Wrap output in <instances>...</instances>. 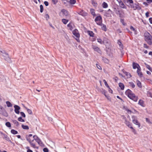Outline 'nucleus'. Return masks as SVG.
<instances>
[{"mask_svg":"<svg viewBox=\"0 0 152 152\" xmlns=\"http://www.w3.org/2000/svg\"><path fill=\"white\" fill-rule=\"evenodd\" d=\"M125 94L129 98L134 101L137 102L138 100V97L135 96L130 90L129 89L127 90L125 92Z\"/></svg>","mask_w":152,"mask_h":152,"instance_id":"f257e3e1","label":"nucleus"},{"mask_svg":"<svg viewBox=\"0 0 152 152\" xmlns=\"http://www.w3.org/2000/svg\"><path fill=\"white\" fill-rule=\"evenodd\" d=\"M33 139L32 140L30 138L27 139V140L29 142L31 146L32 147L34 148H37V149H38V147L37 146L35 143L33 142L34 140H35L36 141H37L39 138L38 137L37 135H34L33 137Z\"/></svg>","mask_w":152,"mask_h":152,"instance_id":"f03ea898","label":"nucleus"},{"mask_svg":"<svg viewBox=\"0 0 152 152\" xmlns=\"http://www.w3.org/2000/svg\"><path fill=\"white\" fill-rule=\"evenodd\" d=\"M0 55L2 56L4 58V59L8 63L11 62V58L9 56L8 54L5 52L1 51Z\"/></svg>","mask_w":152,"mask_h":152,"instance_id":"7ed1b4c3","label":"nucleus"},{"mask_svg":"<svg viewBox=\"0 0 152 152\" xmlns=\"http://www.w3.org/2000/svg\"><path fill=\"white\" fill-rule=\"evenodd\" d=\"M145 39L146 41L149 45H151L152 44V37L149 34H145Z\"/></svg>","mask_w":152,"mask_h":152,"instance_id":"20e7f679","label":"nucleus"},{"mask_svg":"<svg viewBox=\"0 0 152 152\" xmlns=\"http://www.w3.org/2000/svg\"><path fill=\"white\" fill-rule=\"evenodd\" d=\"M130 6L134 10H140L141 9V7L139 5V4L138 3H134L132 4H130Z\"/></svg>","mask_w":152,"mask_h":152,"instance_id":"39448f33","label":"nucleus"},{"mask_svg":"<svg viewBox=\"0 0 152 152\" xmlns=\"http://www.w3.org/2000/svg\"><path fill=\"white\" fill-rule=\"evenodd\" d=\"M132 118L133 123L134 124L138 126V127H140V124L137 120V117L134 116H132Z\"/></svg>","mask_w":152,"mask_h":152,"instance_id":"423d86ee","label":"nucleus"},{"mask_svg":"<svg viewBox=\"0 0 152 152\" xmlns=\"http://www.w3.org/2000/svg\"><path fill=\"white\" fill-rule=\"evenodd\" d=\"M95 21L97 24L99 25H101L102 23V18L101 16H97L95 19Z\"/></svg>","mask_w":152,"mask_h":152,"instance_id":"0eeeda50","label":"nucleus"},{"mask_svg":"<svg viewBox=\"0 0 152 152\" xmlns=\"http://www.w3.org/2000/svg\"><path fill=\"white\" fill-rule=\"evenodd\" d=\"M72 32L73 34L76 37L75 38L76 40L77 41H78L79 37H80V34L79 33L77 29H75Z\"/></svg>","mask_w":152,"mask_h":152,"instance_id":"6e6552de","label":"nucleus"},{"mask_svg":"<svg viewBox=\"0 0 152 152\" xmlns=\"http://www.w3.org/2000/svg\"><path fill=\"white\" fill-rule=\"evenodd\" d=\"M61 13H62L66 18L69 17V16L68 11L65 9H63L61 10L60 14V15Z\"/></svg>","mask_w":152,"mask_h":152,"instance_id":"1a4fd4ad","label":"nucleus"},{"mask_svg":"<svg viewBox=\"0 0 152 152\" xmlns=\"http://www.w3.org/2000/svg\"><path fill=\"white\" fill-rule=\"evenodd\" d=\"M15 108V112L17 114H19V110L20 109V107L18 106L17 105H15L14 106Z\"/></svg>","mask_w":152,"mask_h":152,"instance_id":"9d476101","label":"nucleus"},{"mask_svg":"<svg viewBox=\"0 0 152 152\" xmlns=\"http://www.w3.org/2000/svg\"><path fill=\"white\" fill-rule=\"evenodd\" d=\"M133 68L134 69L137 68V69H138V68L139 69H140V67L139 65L134 62L133 63Z\"/></svg>","mask_w":152,"mask_h":152,"instance_id":"9b49d317","label":"nucleus"},{"mask_svg":"<svg viewBox=\"0 0 152 152\" xmlns=\"http://www.w3.org/2000/svg\"><path fill=\"white\" fill-rule=\"evenodd\" d=\"M92 48L95 51H97L98 53H100L101 52L99 48L97 47L96 46H93Z\"/></svg>","mask_w":152,"mask_h":152,"instance_id":"f8f14e48","label":"nucleus"},{"mask_svg":"<svg viewBox=\"0 0 152 152\" xmlns=\"http://www.w3.org/2000/svg\"><path fill=\"white\" fill-rule=\"evenodd\" d=\"M79 14L84 16H85L87 15V13L83 10H82L80 12H79Z\"/></svg>","mask_w":152,"mask_h":152,"instance_id":"ddd939ff","label":"nucleus"},{"mask_svg":"<svg viewBox=\"0 0 152 152\" xmlns=\"http://www.w3.org/2000/svg\"><path fill=\"white\" fill-rule=\"evenodd\" d=\"M125 124L129 128H130V126H132V124H131L129 122L127 121V120L126 119V118L125 117Z\"/></svg>","mask_w":152,"mask_h":152,"instance_id":"4468645a","label":"nucleus"},{"mask_svg":"<svg viewBox=\"0 0 152 152\" xmlns=\"http://www.w3.org/2000/svg\"><path fill=\"white\" fill-rule=\"evenodd\" d=\"M120 6L122 8L124 9H126V6L123 3L122 1L119 4Z\"/></svg>","mask_w":152,"mask_h":152,"instance_id":"2eb2a0df","label":"nucleus"},{"mask_svg":"<svg viewBox=\"0 0 152 152\" xmlns=\"http://www.w3.org/2000/svg\"><path fill=\"white\" fill-rule=\"evenodd\" d=\"M99 25L101 26H102V29L104 31H106L107 30V28L106 26L104 24H101V25Z\"/></svg>","mask_w":152,"mask_h":152,"instance_id":"dca6fc26","label":"nucleus"},{"mask_svg":"<svg viewBox=\"0 0 152 152\" xmlns=\"http://www.w3.org/2000/svg\"><path fill=\"white\" fill-rule=\"evenodd\" d=\"M137 73L138 75L140 77H142V74L141 72L140 71V69H137Z\"/></svg>","mask_w":152,"mask_h":152,"instance_id":"f3484780","label":"nucleus"},{"mask_svg":"<svg viewBox=\"0 0 152 152\" xmlns=\"http://www.w3.org/2000/svg\"><path fill=\"white\" fill-rule=\"evenodd\" d=\"M138 104L142 107H144L145 105L144 103V102L142 100H140L138 102Z\"/></svg>","mask_w":152,"mask_h":152,"instance_id":"a211bd4d","label":"nucleus"},{"mask_svg":"<svg viewBox=\"0 0 152 152\" xmlns=\"http://www.w3.org/2000/svg\"><path fill=\"white\" fill-rule=\"evenodd\" d=\"M90 11L91 13L93 16H95L96 15L95 13V10L94 9H91Z\"/></svg>","mask_w":152,"mask_h":152,"instance_id":"6ab92c4d","label":"nucleus"},{"mask_svg":"<svg viewBox=\"0 0 152 152\" xmlns=\"http://www.w3.org/2000/svg\"><path fill=\"white\" fill-rule=\"evenodd\" d=\"M102 6L103 8H107L108 6L107 4L104 2L102 4Z\"/></svg>","mask_w":152,"mask_h":152,"instance_id":"aec40b11","label":"nucleus"},{"mask_svg":"<svg viewBox=\"0 0 152 152\" xmlns=\"http://www.w3.org/2000/svg\"><path fill=\"white\" fill-rule=\"evenodd\" d=\"M152 91L151 90H149L147 91V95L148 96L150 97L152 96Z\"/></svg>","mask_w":152,"mask_h":152,"instance_id":"412c9836","label":"nucleus"},{"mask_svg":"<svg viewBox=\"0 0 152 152\" xmlns=\"http://www.w3.org/2000/svg\"><path fill=\"white\" fill-rule=\"evenodd\" d=\"M36 142H37L38 144L41 146H42L43 145L42 142L39 139Z\"/></svg>","mask_w":152,"mask_h":152,"instance_id":"4be33fe9","label":"nucleus"},{"mask_svg":"<svg viewBox=\"0 0 152 152\" xmlns=\"http://www.w3.org/2000/svg\"><path fill=\"white\" fill-rule=\"evenodd\" d=\"M119 86L121 90L124 89V86L123 83H119Z\"/></svg>","mask_w":152,"mask_h":152,"instance_id":"5701e85b","label":"nucleus"},{"mask_svg":"<svg viewBox=\"0 0 152 152\" xmlns=\"http://www.w3.org/2000/svg\"><path fill=\"white\" fill-rule=\"evenodd\" d=\"M13 123L15 124L17 126H18L19 124V123L16 120H13L12 121Z\"/></svg>","mask_w":152,"mask_h":152,"instance_id":"b1692460","label":"nucleus"},{"mask_svg":"<svg viewBox=\"0 0 152 152\" xmlns=\"http://www.w3.org/2000/svg\"><path fill=\"white\" fill-rule=\"evenodd\" d=\"M24 107L25 108H26L27 110V112L28 114H32V111L30 109L27 108V107H26L24 106Z\"/></svg>","mask_w":152,"mask_h":152,"instance_id":"393cba45","label":"nucleus"},{"mask_svg":"<svg viewBox=\"0 0 152 152\" xmlns=\"http://www.w3.org/2000/svg\"><path fill=\"white\" fill-rule=\"evenodd\" d=\"M6 103L7 104V106L8 107H11L12 106V104L9 101H7Z\"/></svg>","mask_w":152,"mask_h":152,"instance_id":"a878e982","label":"nucleus"},{"mask_svg":"<svg viewBox=\"0 0 152 152\" xmlns=\"http://www.w3.org/2000/svg\"><path fill=\"white\" fill-rule=\"evenodd\" d=\"M137 85L138 87L141 88L142 87L141 82L139 80H137Z\"/></svg>","mask_w":152,"mask_h":152,"instance_id":"bb28decb","label":"nucleus"},{"mask_svg":"<svg viewBox=\"0 0 152 152\" xmlns=\"http://www.w3.org/2000/svg\"><path fill=\"white\" fill-rule=\"evenodd\" d=\"M62 21L64 24H66L68 22V20L65 19H63L62 20Z\"/></svg>","mask_w":152,"mask_h":152,"instance_id":"cd10ccee","label":"nucleus"},{"mask_svg":"<svg viewBox=\"0 0 152 152\" xmlns=\"http://www.w3.org/2000/svg\"><path fill=\"white\" fill-rule=\"evenodd\" d=\"M22 127L23 129H24L28 130V129H29V127L27 126L24 125H22Z\"/></svg>","mask_w":152,"mask_h":152,"instance_id":"c85d7f7f","label":"nucleus"},{"mask_svg":"<svg viewBox=\"0 0 152 152\" xmlns=\"http://www.w3.org/2000/svg\"><path fill=\"white\" fill-rule=\"evenodd\" d=\"M11 133L14 134H18V132L17 131L14 130V129H12L11 130Z\"/></svg>","mask_w":152,"mask_h":152,"instance_id":"c756f323","label":"nucleus"},{"mask_svg":"<svg viewBox=\"0 0 152 152\" xmlns=\"http://www.w3.org/2000/svg\"><path fill=\"white\" fill-rule=\"evenodd\" d=\"M130 28L131 30L133 31L135 33V34H136V31L132 26H131L130 27Z\"/></svg>","mask_w":152,"mask_h":152,"instance_id":"7c9ffc66","label":"nucleus"},{"mask_svg":"<svg viewBox=\"0 0 152 152\" xmlns=\"http://www.w3.org/2000/svg\"><path fill=\"white\" fill-rule=\"evenodd\" d=\"M67 26L71 30H72L73 29V27L72 25L71 24L69 23L67 25Z\"/></svg>","mask_w":152,"mask_h":152,"instance_id":"2f4dec72","label":"nucleus"},{"mask_svg":"<svg viewBox=\"0 0 152 152\" xmlns=\"http://www.w3.org/2000/svg\"><path fill=\"white\" fill-rule=\"evenodd\" d=\"M129 86L132 87V88L135 87V85L132 82H130L129 83Z\"/></svg>","mask_w":152,"mask_h":152,"instance_id":"473e14b6","label":"nucleus"},{"mask_svg":"<svg viewBox=\"0 0 152 152\" xmlns=\"http://www.w3.org/2000/svg\"><path fill=\"white\" fill-rule=\"evenodd\" d=\"M5 125L7 126L8 127H11V125L10 122H7L5 124Z\"/></svg>","mask_w":152,"mask_h":152,"instance_id":"72a5a7b5","label":"nucleus"},{"mask_svg":"<svg viewBox=\"0 0 152 152\" xmlns=\"http://www.w3.org/2000/svg\"><path fill=\"white\" fill-rule=\"evenodd\" d=\"M125 75H126L127 76V77H131V74H130V73H128V72H125Z\"/></svg>","mask_w":152,"mask_h":152,"instance_id":"f704fd0d","label":"nucleus"},{"mask_svg":"<svg viewBox=\"0 0 152 152\" xmlns=\"http://www.w3.org/2000/svg\"><path fill=\"white\" fill-rule=\"evenodd\" d=\"M18 120L19 121L21 122H24L25 121L21 117H19L18 118Z\"/></svg>","mask_w":152,"mask_h":152,"instance_id":"c9c22d12","label":"nucleus"},{"mask_svg":"<svg viewBox=\"0 0 152 152\" xmlns=\"http://www.w3.org/2000/svg\"><path fill=\"white\" fill-rule=\"evenodd\" d=\"M130 128L132 130V132L134 133V134H136L137 132L132 127V126H130Z\"/></svg>","mask_w":152,"mask_h":152,"instance_id":"e433bc0d","label":"nucleus"},{"mask_svg":"<svg viewBox=\"0 0 152 152\" xmlns=\"http://www.w3.org/2000/svg\"><path fill=\"white\" fill-rule=\"evenodd\" d=\"M75 0H70L69 2L71 4H75L76 3Z\"/></svg>","mask_w":152,"mask_h":152,"instance_id":"4c0bfd02","label":"nucleus"},{"mask_svg":"<svg viewBox=\"0 0 152 152\" xmlns=\"http://www.w3.org/2000/svg\"><path fill=\"white\" fill-rule=\"evenodd\" d=\"M103 82L104 83V84L105 85V86L108 88H109V86L108 85L107 82H106V80H103Z\"/></svg>","mask_w":152,"mask_h":152,"instance_id":"58836bf2","label":"nucleus"},{"mask_svg":"<svg viewBox=\"0 0 152 152\" xmlns=\"http://www.w3.org/2000/svg\"><path fill=\"white\" fill-rule=\"evenodd\" d=\"M26 148L27 150V152H33V151L29 149V147L28 146L26 147Z\"/></svg>","mask_w":152,"mask_h":152,"instance_id":"ea45409f","label":"nucleus"},{"mask_svg":"<svg viewBox=\"0 0 152 152\" xmlns=\"http://www.w3.org/2000/svg\"><path fill=\"white\" fill-rule=\"evenodd\" d=\"M118 45H119L120 47L121 48H122L123 46V45L122 44L121 42L119 40L118 41Z\"/></svg>","mask_w":152,"mask_h":152,"instance_id":"a19ab883","label":"nucleus"},{"mask_svg":"<svg viewBox=\"0 0 152 152\" xmlns=\"http://www.w3.org/2000/svg\"><path fill=\"white\" fill-rule=\"evenodd\" d=\"M40 12H42L43 10V6L42 5H41L40 6Z\"/></svg>","mask_w":152,"mask_h":152,"instance_id":"79ce46f5","label":"nucleus"},{"mask_svg":"<svg viewBox=\"0 0 152 152\" xmlns=\"http://www.w3.org/2000/svg\"><path fill=\"white\" fill-rule=\"evenodd\" d=\"M88 34L91 37H93L94 36V34L93 33V32L92 31H89L88 32Z\"/></svg>","mask_w":152,"mask_h":152,"instance_id":"37998d69","label":"nucleus"},{"mask_svg":"<svg viewBox=\"0 0 152 152\" xmlns=\"http://www.w3.org/2000/svg\"><path fill=\"white\" fill-rule=\"evenodd\" d=\"M97 42L100 43L101 44H102V43L103 42H102V40L100 39H97Z\"/></svg>","mask_w":152,"mask_h":152,"instance_id":"c03bdc74","label":"nucleus"},{"mask_svg":"<svg viewBox=\"0 0 152 152\" xmlns=\"http://www.w3.org/2000/svg\"><path fill=\"white\" fill-rule=\"evenodd\" d=\"M52 3L54 4H56L58 2V0H52Z\"/></svg>","mask_w":152,"mask_h":152,"instance_id":"a18cd8bd","label":"nucleus"},{"mask_svg":"<svg viewBox=\"0 0 152 152\" xmlns=\"http://www.w3.org/2000/svg\"><path fill=\"white\" fill-rule=\"evenodd\" d=\"M127 3H129L130 4H133V1L132 0H127Z\"/></svg>","mask_w":152,"mask_h":152,"instance_id":"49530a36","label":"nucleus"},{"mask_svg":"<svg viewBox=\"0 0 152 152\" xmlns=\"http://www.w3.org/2000/svg\"><path fill=\"white\" fill-rule=\"evenodd\" d=\"M146 121L147 123H148L149 124H151V122L150 121V120L147 118H146Z\"/></svg>","mask_w":152,"mask_h":152,"instance_id":"de8ad7c7","label":"nucleus"},{"mask_svg":"<svg viewBox=\"0 0 152 152\" xmlns=\"http://www.w3.org/2000/svg\"><path fill=\"white\" fill-rule=\"evenodd\" d=\"M20 114L22 117H24V118L25 117H26L25 115L23 112H20Z\"/></svg>","mask_w":152,"mask_h":152,"instance_id":"09e8293b","label":"nucleus"},{"mask_svg":"<svg viewBox=\"0 0 152 152\" xmlns=\"http://www.w3.org/2000/svg\"><path fill=\"white\" fill-rule=\"evenodd\" d=\"M145 65H146V67L150 70L151 71V68L150 67V66L148 65V64H145Z\"/></svg>","mask_w":152,"mask_h":152,"instance_id":"8fccbe9b","label":"nucleus"},{"mask_svg":"<svg viewBox=\"0 0 152 152\" xmlns=\"http://www.w3.org/2000/svg\"><path fill=\"white\" fill-rule=\"evenodd\" d=\"M3 115L5 116H8V114L5 111L3 113H2Z\"/></svg>","mask_w":152,"mask_h":152,"instance_id":"3c124183","label":"nucleus"},{"mask_svg":"<svg viewBox=\"0 0 152 152\" xmlns=\"http://www.w3.org/2000/svg\"><path fill=\"white\" fill-rule=\"evenodd\" d=\"M43 151L44 152H48V150L47 148H44L43 149Z\"/></svg>","mask_w":152,"mask_h":152,"instance_id":"603ef678","label":"nucleus"},{"mask_svg":"<svg viewBox=\"0 0 152 152\" xmlns=\"http://www.w3.org/2000/svg\"><path fill=\"white\" fill-rule=\"evenodd\" d=\"M101 92L105 95V94H106V91L104 89H102L101 91Z\"/></svg>","mask_w":152,"mask_h":152,"instance_id":"864d4df0","label":"nucleus"},{"mask_svg":"<svg viewBox=\"0 0 152 152\" xmlns=\"http://www.w3.org/2000/svg\"><path fill=\"white\" fill-rule=\"evenodd\" d=\"M103 60L105 63H108V59L106 58H104L103 59Z\"/></svg>","mask_w":152,"mask_h":152,"instance_id":"5fc2aeb1","label":"nucleus"},{"mask_svg":"<svg viewBox=\"0 0 152 152\" xmlns=\"http://www.w3.org/2000/svg\"><path fill=\"white\" fill-rule=\"evenodd\" d=\"M96 67H97V68L99 69L100 70H101L102 69V68L100 66H99V65L97 64H96Z\"/></svg>","mask_w":152,"mask_h":152,"instance_id":"6e6d98bb","label":"nucleus"},{"mask_svg":"<svg viewBox=\"0 0 152 152\" xmlns=\"http://www.w3.org/2000/svg\"><path fill=\"white\" fill-rule=\"evenodd\" d=\"M105 97L107 98V99L108 100H111L110 98V97L109 96L106 95V94H105Z\"/></svg>","mask_w":152,"mask_h":152,"instance_id":"4d7b16f0","label":"nucleus"},{"mask_svg":"<svg viewBox=\"0 0 152 152\" xmlns=\"http://www.w3.org/2000/svg\"><path fill=\"white\" fill-rule=\"evenodd\" d=\"M45 18L47 20H48L49 18V16L48 14H46L45 15Z\"/></svg>","mask_w":152,"mask_h":152,"instance_id":"13d9d810","label":"nucleus"},{"mask_svg":"<svg viewBox=\"0 0 152 152\" xmlns=\"http://www.w3.org/2000/svg\"><path fill=\"white\" fill-rule=\"evenodd\" d=\"M44 3L46 6H48V3L47 1H45Z\"/></svg>","mask_w":152,"mask_h":152,"instance_id":"bf43d9fd","label":"nucleus"},{"mask_svg":"<svg viewBox=\"0 0 152 152\" xmlns=\"http://www.w3.org/2000/svg\"><path fill=\"white\" fill-rule=\"evenodd\" d=\"M149 13L148 12H147L145 13V16L147 18H148L149 16Z\"/></svg>","mask_w":152,"mask_h":152,"instance_id":"052dcab7","label":"nucleus"},{"mask_svg":"<svg viewBox=\"0 0 152 152\" xmlns=\"http://www.w3.org/2000/svg\"><path fill=\"white\" fill-rule=\"evenodd\" d=\"M109 88V89H108V91H109L110 93H112L113 91H112V89H111L110 88V87H109V88Z\"/></svg>","mask_w":152,"mask_h":152,"instance_id":"680f3d73","label":"nucleus"},{"mask_svg":"<svg viewBox=\"0 0 152 152\" xmlns=\"http://www.w3.org/2000/svg\"><path fill=\"white\" fill-rule=\"evenodd\" d=\"M149 20L150 23H152V18H151L149 19Z\"/></svg>","mask_w":152,"mask_h":152,"instance_id":"e2e57ef3","label":"nucleus"},{"mask_svg":"<svg viewBox=\"0 0 152 152\" xmlns=\"http://www.w3.org/2000/svg\"><path fill=\"white\" fill-rule=\"evenodd\" d=\"M148 3H150L152 2V0H146Z\"/></svg>","mask_w":152,"mask_h":152,"instance_id":"0e129e2a","label":"nucleus"},{"mask_svg":"<svg viewBox=\"0 0 152 152\" xmlns=\"http://www.w3.org/2000/svg\"><path fill=\"white\" fill-rule=\"evenodd\" d=\"M3 109V107L2 106L0 105V111L2 110Z\"/></svg>","mask_w":152,"mask_h":152,"instance_id":"69168bd1","label":"nucleus"},{"mask_svg":"<svg viewBox=\"0 0 152 152\" xmlns=\"http://www.w3.org/2000/svg\"><path fill=\"white\" fill-rule=\"evenodd\" d=\"M116 0L118 2L119 4L120 3H121V2L122 1L121 0Z\"/></svg>","mask_w":152,"mask_h":152,"instance_id":"338daca9","label":"nucleus"},{"mask_svg":"<svg viewBox=\"0 0 152 152\" xmlns=\"http://www.w3.org/2000/svg\"><path fill=\"white\" fill-rule=\"evenodd\" d=\"M149 55H151V56H152V52H150L149 53Z\"/></svg>","mask_w":152,"mask_h":152,"instance_id":"774afa93","label":"nucleus"}]
</instances>
